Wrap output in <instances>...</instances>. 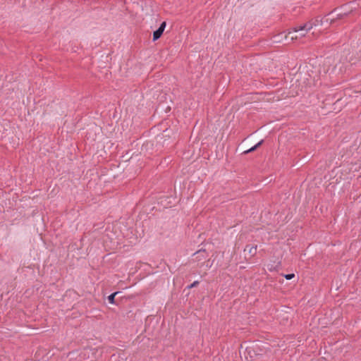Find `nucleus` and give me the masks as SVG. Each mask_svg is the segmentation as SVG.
Returning <instances> with one entry per match:
<instances>
[{
  "label": "nucleus",
  "instance_id": "obj_1",
  "mask_svg": "<svg viewBox=\"0 0 361 361\" xmlns=\"http://www.w3.org/2000/svg\"><path fill=\"white\" fill-rule=\"evenodd\" d=\"M314 27H315V24L314 22L312 21V20H310V21L305 23L303 25H297V26L292 27L291 29H290L288 30V34H290L292 32H298L301 30L310 31Z\"/></svg>",
  "mask_w": 361,
  "mask_h": 361
},
{
  "label": "nucleus",
  "instance_id": "obj_2",
  "mask_svg": "<svg viewBox=\"0 0 361 361\" xmlns=\"http://www.w3.org/2000/svg\"><path fill=\"white\" fill-rule=\"evenodd\" d=\"M166 25V23L165 21L162 22L161 24L160 25L159 27L156 31L154 32L153 41H156L161 37V36L162 35V34L165 30Z\"/></svg>",
  "mask_w": 361,
  "mask_h": 361
},
{
  "label": "nucleus",
  "instance_id": "obj_3",
  "mask_svg": "<svg viewBox=\"0 0 361 361\" xmlns=\"http://www.w3.org/2000/svg\"><path fill=\"white\" fill-rule=\"evenodd\" d=\"M262 143H263V140L259 141L258 143H257L255 146L252 147L250 149L245 151L244 153L245 154H248L250 152H252L256 150L259 146L262 145Z\"/></svg>",
  "mask_w": 361,
  "mask_h": 361
},
{
  "label": "nucleus",
  "instance_id": "obj_4",
  "mask_svg": "<svg viewBox=\"0 0 361 361\" xmlns=\"http://www.w3.org/2000/svg\"><path fill=\"white\" fill-rule=\"evenodd\" d=\"M117 294V293H114L112 294H111L109 297H108V300H109V302L111 304H114L115 303V296Z\"/></svg>",
  "mask_w": 361,
  "mask_h": 361
},
{
  "label": "nucleus",
  "instance_id": "obj_5",
  "mask_svg": "<svg viewBox=\"0 0 361 361\" xmlns=\"http://www.w3.org/2000/svg\"><path fill=\"white\" fill-rule=\"evenodd\" d=\"M311 20L312 22L314 23L315 27L319 25H322V20L321 18H319V17L314 18V19H311Z\"/></svg>",
  "mask_w": 361,
  "mask_h": 361
},
{
  "label": "nucleus",
  "instance_id": "obj_6",
  "mask_svg": "<svg viewBox=\"0 0 361 361\" xmlns=\"http://www.w3.org/2000/svg\"><path fill=\"white\" fill-rule=\"evenodd\" d=\"M257 245L252 246L249 249V252L252 254V255H255L256 252H257Z\"/></svg>",
  "mask_w": 361,
  "mask_h": 361
},
{
  "label": "nucleus",
  "instance_id": "obj_7",
  "mask_svg": "<svg viewBox=\"0 0 361 361\" xmlns=\"http://www.w3.org/2000/svg\"><path fill=\"white\" fill-rule=\"evenodd\" d=\"M284 277L287 280H290V279H293L295 277V274H286V275H284Z\"/></svg>",
  "mask_w": 361,
  "mask_h": 361
},
{
  "label": "nucleus",
  "instance_id": "obj_8",
  "mask_svg": "<svg viewBox=\"0 0 361 361\" xmlns=\"http://www.w3.org/2000/svg\"><path fill=\"white\" fill-rule=\"evenodd\" d=\"M199 283V281H194L190 286V288H192V287H195L196 286H197V284Z\"/></svg>",
  "mask_w": 361,
  "mask_h": 361
},
{
  "label": "nucleus",
  "instance_id": "obj_9",
  "mask_svg": "<svg viewBox=\"0 0 361 361\" xmlns=\"http://www.w3.org/2000/svg\"><path fill=\"white\" fill-rule=\"evenodd\" d=\"M298 37L297 35L294 36V37H291V40L292 41H294V40H296L298 39Z\"/></svg>",
  "mask_w": 361,
  "mask_h": 361
}]
</instances>
